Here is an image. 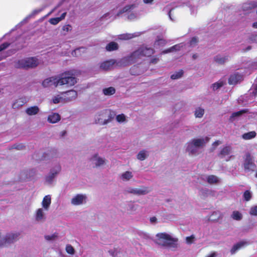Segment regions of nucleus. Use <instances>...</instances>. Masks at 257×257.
<instances>
[{
  "label": "nucleus",
  "instance_id": "obj_1",
  "mask_svg": "<svg viewBox=\"0 0 257 257\" xmlns=\"http://www.w3.org/2000/svg\"><path fill=\"white\" fill-rule=\"evenodd\" d=\"M77 82L76 79L73 77L69 72H65L58 75L53 76L44 79L42 86L45 88L67 84L68 86H73Z\"/></svg>",
  "mask_w": 257,
  "mask_h": 257
},
{
  "label": "nucleus",
  "instance_id": "obj_2",
  "mask_svg": "<svg viewBox=\"0 0 257 257\" xmlns=\"http://www.w3.org/2000/svg\"><path fill=\"white\" fill-rule=\"evenodd\" d=\"M209 140L207 136L192 139L186 143V151L190 156H196L199 154V150L205 147Z\"/></svg>",
  "mask_w": 257,
  "mask_h": 257
},
{
  "label": "nucleus",
  "instance_id": "obj_3",
  "mask_svg": "<svg viewBox=\"0 0 257 257\" xmlns=\"http://www.w3.org/2000/svg\"><path fill=\"white\" fill-rule=\"evenodd\" d=\"M156 242L160 245L172 248L177 247L178 239L170 233H158L156 234Z\"/></svg>",
  "mask_w": 257,
  "mask_h": 257
},
{
  "label": "nucleus",
  "instance_id": "obj_4",
  "mask_svg": "<svg viewBox=\"0 0 257 257\" xmlns=\"http://www.w3.org/2000/svg\"><path fill=\"white\" fill-rule=\"evenodd\" d=\"M154 53L153 49L145 47L139 49L134 52L128 58V63H134L138 62L139 59L143 56H150Z\"/></svg>",
  "mask_w": 257,
  "mask_h": 257
},
{
  "label": "nucleus",
  "instance_id": "obj_5",
  "mask_svg": "<svg viewBox=\"0 0 257 257\" xmlns=\"http://www.w3.org/2000/svg\"><path fill=\"white\" fill-rule=\"evenodd\" d=\"M41 63V60L37 57H32L19 60L16 63V67L20 68H34Z\"/></svg>",
  "mask_w": 257,
  "mask_h": 257
},
{
  "label": "nucleus",
  "instance_id": "obj_6",
  "mask_svg": "<svg viewBox=\"0 0 257 257\" xmlns=\"http://www.w3.org/2000/svg\"><path fill=\"white\" fill-rule=\"evenodd\" d=\"M109 110L103 109L97 111L94 115V122L96 124H106L110 121Z\"/></svg>",
  "mask_w": 257,
  "mask_h": 257
},
{
  "label": "nucleus",
  "instance_id": "obj_7",
  "mask_svg": "<svg viewBox=\"0 0 257 257\" xmlns=\"http://www.w3.org/2000/svg\"><path fill=\"white\" fill-rule=\"evenodd\" d=\"M128 61V58H124L121 60L117 61L113 59L104 61L100 64V68L103 70H108L113 68L116 66H122L125 61Z\"/></svg>",
  "mask_w": 257,
  "mask_h": 257
},
{
  "label": "nucleus",
  "instance_id": "obj_8",
  "mask_svg": "<svg viewBox=\"0 0 257 257\" xmlns=\"http://www.w3.org/2000/svg\"><path fill=\"white\" fill-rule=\"evenodd\" d=\"M19 236L17 232H9L0 238V247H4L8 244L16 241Z\"/></svg>",
  "mask_w": 257,
  "mask_h": 257
},
{
  "label": "nucleus",
  "instance_id": "obj_9",
  "mask_svg": "<svg viewBox=\"0 0 257 257\" xmlns=\"http://www.w3.org/2000/svg\"><path fill=\"white\" fill-rule=\"evenodd\" d=\"M87 197L84 194H77L74 195L70 200L71 204L73 206H80L87 202Z\"/></svg>",
  "mask_w": 257,
  "mask_h": 257
},
{
  "label": "nucleus",
  "instance_id": "obj_10",
  "mask_svg": "<svg viewBox=\"0 0 257 257\" xmlns=\"http://www.w3.org/2000/svg\"><path fill=\"white\" fill-rule=\"evenodd\" d=\"M48 211L42 208L37 209L34 213L35 221L37 223H43L46 219V213Z\"/></svg>",
  "mask_w": 257,
  "mask_h": 257
},
{
  "label": "nucleus",
  "instance_id": "obj_11",
  "mask_svg": "<svg viewBox=\"0 0 257 257\" xmlns=\"http://www.w3.org/2000/svg\"><path fill=\"white\" fill-rule=\"evenodd\" d=\"M127 192L136 195H146L150 192V189L147 187H141L140 188H128Z\"/></svg>",
  "mask_w": 257,
  "mask_h": 257
},
{
  "label": "nucleus",
  "instance_id": "obj_12",
  "mask_svg": "<svg viewBox=\"0 0 257 257\" xmlns=\"http://www.w3.org/2000/svg\"><path fill=\"white\" fill-rule=\"evenodd\" d=\"M232 149L230 146H226L223 147L219 154V156L221 158H223L226 161H229L233 156L230 155L231 153Z\"/></svg>",
  "mask_w": 257,
  "mask_h": 257
},
{
  "label": "nucleus",
  "instance_id": "obj_13",
  "mask_svg": "<svg viewBox=\"0 0 257 257\" xmlns=\"http://www.w3.org/2000/svg\"><path fill=\"white\" fill-rule=\"evenodd\" d=\"M61 167L59 164L55 166L53 168H52L49 174L47 176L46 178V180L47 182L51 183L53 179L56 177V176L61 171Z\"/></svg>",
  "mask_w": 257,
  "mask_h": 257
},
{
  "label": "nucleus",
  "instance_id": "obj_14",
  "mask_svg": "<svg viewBox=\"0 0 257 257\" xmlns=\"http://www.w3.org/2000/svg\"><path fill=\"white\" fill-rule=\"evenodd\" d=\"M243 166L245 170L248 171L253 170L254 168V164L252 158L248 154H246L245 156Z\"/></svg>",
  "mask_w": 257,
  "mask_h": 257
},
{
  "label": "nucleus",
  "instance_id": "obj_15",
  "mask_svg": "<svg viewBox=\"0 0 257 257\" xmlns=\"http://www.w3.org/2000/svg\"><path fill=\"white\" fill-rule=\"evenodd\" d=\"M243 79V75L239 72H235L232 74L229 79L228 83L230 84H236L238 82H240Z\"/></svg>",
  "mask_w": 257,
  "mask_h": 257
},
{
  "label": "nucleus",
  "instance_id": "obj_16",
  "mask_svg": "<svg viewBox=\"0 0 257 257\" xmlns=\"http://www.w3.org/2000/svg\"><path fill=\"white\" fill-rule=\"evenodd\" d=\"M249 243L244 240L240 241L234 245H233L232 248L230 249V253L231 254H235L237 251H238L241 248L248 245Z\"/></svg>",
  "mask_w": 257,
  "mask_h": 257
},
{
  "label": "nucleus",
  "instance_id": "obj_17",
  "mask_svg": "<svg viewBox=\"0 0 257 257\" xmlns=\"http://www.w3.org/2000/svg\"><path fill=\"white\" fill-rule=\"evenodd\" d=\"M52 202V197L50 195H47L45 196L41 202L42 208L44 210L48 211L50 209Z\"/></svg>",
  "mask_w": 257,
  "mask_h": 257
},
{
  "label": "nucleus",
  "instance_id": "obj_18",
  "mask_svg": "<svg viewBox=\"0 0 257 257\" xmlns=\"http://www.w3.org/2000/svg\"><path fill=\"white\" fill-rule=\"evenodd\" d=\"M62 95H64L66 102L73 100L76 98L77 93L75 90H71L62 93Z\"/></svg>",
  "mask_w": 257,
  "mask_h": 257
},
{
  "label": "nucleus",
  "instance_id": "obj_19",
  "mask_svg": "<svg viewBox=\"0 0 257 257\" xmlns=\"http://www.w3.org/2000/svg\"><path fill=\"white\" fill-rule=\"evenodd\" d=\"M10 45V43L6 42L0 45V61L11 55L10 52L5 51Z\"/></svg>",
  "mask_w": 257,
  "mask_h": 257
},
{
  "label": "nucleus",
  "instance_id": "obj_20",
  "mask_svg": "<svg viewBox=\"0 0 257 257\" xmlns=\"http://www.w3.org/2000/svg\"><path fill=\"white\" fill-rule=\"evenodd\" d=\"M90 160L97 167L102 166L105 164V159L99 156L97 154L93 155Z\"/></svg>",
  "mask_w": 257,
  "mask_h": 257
},
{
  "label": "nucleus",
  "instance_id": "obj_21",
  "mask_svg": "<svg viewBox=\"0 0 257 257\" xmlns=\"http://www.w3.org/2000/svg\"><path fill=\"white\" fill-rule=\"evenodd\" d=\"M134 173L132 171H126L122 172L120 175V179L123 181H130L134 178Z\"/></svg>",
  "mask_w": 257,
  "mask_h": 257
},
{
  "label": "nucleus",
  "instance_id": "obj_22",
  "mask_svg": "<svg viewBox=\"0 0 257 257\" xmlns=\"http://www.w3.org/2000/svg\"><path fill=\"white\" fill-rule=\"evenodd\" d=\"M203 179L210 184H215L219 182V179L214 175L205 176Z\"/></svg>",
  "mask_w": 257,
  "mask_h": 257
},
{
  "label": "nucleus",
  "instance_id": "obj_23",
  "mask_svg": "<svg viewBox=\"0 0 257 257\" xmlns=\"http://www.w3.org/2000/svg\"><path fill=\"white\" fill-rule=\"evenodd\" d=\"M35 174V171L34 170H31L29 171H27L26 172H23L21 173V177L22 179L23 180H26L32 177H33Z\"/></svg>",
  "mask_w": 257,
  "mask_h": 257
},
{
  "label": "nucleus",
  "instance_id": "obj_24",
  "mask_svg": "<svg viewBox=\"0 0 257 257\" xmlns=\"http://www.w3.org/2000/svg\"><path fill=\"white\" fill-rule=\"evenodd\" d=\"M60 116L58 113H52L48 116V121L52 123L57 122L60 120Z\"/></svg>",
  "mask_w": 257,
  "mask_h": 257
},
{
  "label": "nucleus",
  "instance_id": "obj_25",
  "mask_svg": "<svg viewBox=\"0 0 257 257\" xmlns=\"http://www.w3.org/2000/svg\"><path fill=\"white\" fill-rule=\"evenodd\" d=\"M149 156V152L146 150H141L137 155V158L140 161H144Z\"/></svg>",
  "mask_w": 257,
  "mask_h": 257
},
{
  "label": "nucleus",
  "instance_id": "obj_26",
  "mask_svg": "<svg viewBox=\"0 0 257 257\" xmlns=\"http://www.w3.org/2000/svg\"><path fill=\"white\" fill-rule=\"evenodd\" d=\"M66 12H64L61 15L60 17L51 18L49 20V23L53 25H57L61 21L64 20L66 16Z\"/></svg>",
  "mask_w": 257,
  "mask_h": 257
},
{
  "label": "nucleus",
  "instance_id": "obj_27",
  "mask_svg": "<svg viewBox=\"0 0 257 257\" xmlns=\"http://www.w3.org/2000/svg\"><path fill=\"white\" fill-rule=\"evenodd\" d=\"M39 111V108L37 106L28 107L26 110V112L29 115H33L37 114Z\"/></svg>",
  "mask_w": 257,
  "mask_h": 257
},
{
  "label": "nucleus",
  "instance_id": "obj_28",
  "mask_svg": "<svg viewBox=\"0 0 257 257\" xmlns=\"http://www.w3.org/2000/svg\"><path fill=\"white\" fill-rule=\"evenodd\" d=\"M256 133L255 131H251L246 133L243 134L241 136L242 139L244 140H248L252 139L255 137Z\"/></svg>",
  "mask_w": 257,
  "mask_h": 257
},
{
  "label": "nucleus",
  "instance_id": "obj_29",
  "mask_svg": "<svg viewBox=\"0 0 257 257\" xmlns=\"http://www.w3.org/2000/svg\"><path fill=\"white\" fill-rule=\"evenodd\" d=\"M52 101L54 104H57L59 103H63L65 102V97L64 95H57L54 96L52 99Z\"/></svg>",
  "mask_w": 257,
  "mask_h": 257
},
{
  "label": "nucleus",
  "instance_id": "obj_30",
  "mask_svg": "<svg viewBox=\"0 0 257 257\" xmlns=\"http://www.w3.org/2000/svg\"><path fill=\"white\" fill-rule=\"evenodd\" d=\"M139 33L134 34H123L119 36V39L121 40H129L135 37L138 36Z\"/></svg>",
  "mask_w": 257,
  "mask_h": 257
},
{
  "label": "nucleus",
  "instance_id": "obj_31",
  "mask_svg": "<svg viewBox=\"0 0 257 257\" xmlns=\"http://www.w3.org/2000/svg\"><path fill=\"white\" fill-rule=\"evenodd\" d=\"M204 109L201 107H198L195 108L194 111V115L196 118H202L204 114Z\"/></svg>",
  "mask_w": 257,
  "mask_h": 257
},
{
  "label": "nucleus",
  "instance_id": "obj_32",
  "mask_svg": "<svg viewBox=\"0 0 257 257\" xmlns=\"http://www.w3.org/2000/svg\"><path fill=\"white\" fill-rule=\"evenodd\" d=\"M183 46V44H180L178 45H176L168 49H166L163 51V54L168 53L174 51L179 50Z\"/></svg>",
  "mask_w": 257,
  "mask_h": 257
},
{
  "label": "nucleus",
  "instance_id": "obj_33",
  "mask_svg": "<svg viewBox=\"0 0 257 257\" xmlns=\"http://www.w3.org/2000/svg\"><path fill=\"white\" fill-rule=\"evenodd\" d=\"M228 60V56H216L214 57V60L215 62L219 64H223L226 61H227Z\"/></svg>",
  "mask_w": 257,
  "mask_h": 257
},
{
  "label": "nucleus",
  "instance_id": "obj_34",
  "mask_svg": "<svg viewBox=\"0 0 257 257\" xmlns=\"http://www.w3.org/2000/svg\"><path fill=\"white\" fill-rule=\"evenodd\" d=\"M117 49L118 44L114 42H111L106 46V49L108 51L116 50Z\"/></svg>",
  "mask_w": 257,
  "mask_h": 257
},
{
  "label": "nucleus",
  "instance_id": "obj_35",
  "mask_svg": "<svg viewBox=\"0 0 257 257\" xmlns=\"http://www.w3.org/2000/svg\"><path fill=\"white\" fill-rule=\"evenodd\" d=\"M102 91L105 95L109 96L113 94L115 92V89L113 87H109L104 88Z\"/></svg>",
  "mask_w": 257,
  "mask_h": 257
},
{
  "label": "nucleus",
  "instance_id": "obj_36",
  "mask_svg": "<svg viewBox=\"0 0 257 257\" xmlns=\"http://www.w3.org/2000/svg\"><path fill=\"white\" fill-rule=\"evenodd\" d=\"M231 216L233 219L238 221L240 220L242 218L241 213L238 211H233Z\"/></svg>",
  "mask_w": 257,
  "mask_h": 257
},
{
  "label": "nucleus",
  "instance_id": "obj_37",
  "mask_svg": "<svg viewBox=\"0 0 257 257\" xmlns=\"http://www.w3.org/2000/svg\"><path fill=\"white\" fill-rule=\"evenodd\" d=\"M65 250L66 252L71 255H73L75 253V250L74 248L69 244H66L65 246Z\"/></svg>",
  "mask_w": 257,
  "mask_h": 257
},
{
  "label": "nucleus",
  "instance_id": "obj_38",
  "mask_svg": "<svg viewBox=\"0 0 257 257\" xmlns=\"http://www.w3.org/2000/svg\"><path fill=\"white\" fill-rule=\"evenodd\" d=\"M246 112V110L243 109V110H240L237 112H233L231 116H230V119L231 120H233V119L241 115L242 114L245 113Z\"/></svg>",
  "mask_w": 257,
  "mask_h": 257
},
{
  "label": "nucleus",
  "instance_id": "obj_39",
  "mask_svg": "<svg viewBox=\"0 0 257 257\" xmlns=\"http://www.w3.org/2000/svg\"><path fill=\"white\" fill-rule=\"evenodd\" d=\"M221 217L219 212H214L210 216L209 219L211 221H217Z\"/></svg>",
  "mask_w": 257,
  "mask_h": 257
},
{
  "label": "nucleus",
  "instance_id": "obj_40",
  "mask_svg": "<svg viewBox=\"0 0 257 257\" xmlns=\"http://www.w3.org/2000/svg\"><path fill=\"white\" fill-rule=\"evenodd\" d=\"M25 102L22 99H19L15 102L13 104V107L14 108H17L24 104Z\"/></svg>",
  "mask_w": 257,
  "mask_h": 257
},
{
  "label": "nucleus",
  "instance_id": "obj_41",
  "mask_svg": "<svg viewBox=\"0 0 257 257\" xmlns=\"http://www.w3.org/2000/svg\"><path fill=\"white\" fill-rule=\"evenodd\" d=\"M84 50V49L83 48L76 49L72 52V55L75 57H78L81 55V52Z\"/></svg>",
  "mask_w": 257,
  "mask_h": 257
},
{
  "label": "nucleus",
  "instance_id": "obj_42",
  "mask_svg": "<svg viewBox=\"0 0 257 257\" xmlns=\"http://www.w3.org/2000/svg\"><path fill=\"white\" fill-rule=\"evenodd\" d=\"M224 85V82L222 81H219L212 85V88L213 90H216L220 88Z\"/></svg>",
  "mask_w": 257,
  "mask_h": 257
},
{
  "label": "nucleus",
  "instance_id": "obj_43",
  "mask_svg": "<svg viewBox=\"0 0 257 257\" xmlns=\"http://www.w3.org/2000/svg\"><path fill=\"white\" fill-rule=\"evenodd\" d=\"M183 71L182 70H180V71H179L178 72H176L174 74H173L171 75V78L172 79H179L182 77V76L183 75Z\"/></svg>",
  "mask_w": 257,
  "mask_h": 257
},
{
  "label": "nucleus",
  "instance_id": "obj_44",
  "mask_svg": "<svg viewBox=\"0 0 257 257\" xmlns=\"http://www.w3.org/2000/svg\"><path fill=\"white\" fill-rule=\"evenodd\" d=\"M117 121L120 123L124 122L126 121V116L123 114H118L116 116Z\"/></svg>",
  "mask_w": 257,
  "mask_h": 257
},
{
  "label": "nucleus",
  "instance_id": "obj_45",
  "mask_svg": "<svg viewBox=\"0 0 257 257\" xmlns=\"http://www.w3.org/2000/svg\"><path fill=\"white\" fill-rule=\"evenodd\" d=\"M166 42L165 40L163 39H159L155 42L154 46L155 47L157 48L160 46H164L166 44Z\"/></svg>",
  "mask_w": 257,
  "mask_h": 257
},
{
  "label": "nucleus",
  "instance_id": "obj_46",
  "mask_svg": "<svg viewBox=\"0 0 257 257\" xmlns=\"http://www.w3.org/2000/svg\"><path fill=\"white\" fill-rule=\"evenodd\" d=\"M249 214L252 216H257V206H253L250 209Z\"/></svg>",
  "mask_w": 257,
  "mask_h": 257
},
{
  "label": "nucleus",
  "instance_id": "obj_47",
  "mask_svg": "<svg viewBox=\"0 0 257 257\" xmlns=\"http://www.w3.org/2000/svg\"><path fill=\"white\" fill-rule=\"evenodd\" d=\"M243 197L246 201H249L251 198V193L250 191L247 190L244 192Z\"/></svg>",
  "mask_w": 257,
  "mask_h": 257
},
{
  "label": "nucleus",
  "instance_id": "obj_48",
  "mask_svg": "<svg viewBox=\"0 0 257 257\" xmlns=\"http://www.w3.org/2000/svg\"><path fill=\"white\" fill-rule=\"evenodd\" d=\"M57 235L56 234H52L49 235H46L45 236V238L46 240L48 241L54 240L57 237Z\"/></svg>",
  "mask_w": 257,
  "mask_h": 257
},
{
  "label": "nucleus",
  "instance_id": "obj_49",
  "mask_svg": "<svg viewBox=\"0 0 257 257\" xmlns=\"http://www.w3.org/2000/svg\"><path fill=\"white\" fill-rule=\"evenodd\" d=\"M194 238V236L193 235L186 237V241L188 244H191L193 242Z\"/></svg>",
  "mask_w": 257,
  "mask_h": 257
},
{
  "label": "nucleus",
  "instance_id": "obj_50",
  "mask_svg": "<svg viewBox=\"0 0 257 257\" xmlns=\"http://www.w3.org/2000/svg\"><path fill=\"white\" fill-rule=\"evenodd\" d=\"M62 29L64 31L68 32L71 30V26L70 25H65L63 27Z\"/></svg>",
  "mask_w": 257,
  "mask_h": 257
},
{
  "label": "nucleus",
  "instance_id": "obj_51",
  "mask_svg": "<svg viewBox=\"0 0 257 257\" xmlns=\"http://www.w3.org/2000/svg\"><path fill=\"white\" fill-rule=\"evenodd\" d=\"M136 18H137L136 14H134V13H131L129 14L128 15V16H127L128 19H129L130 20H133L135 19Z\"/></svg>",
  "mask_w": 257,
  "mask_h": 257
},
{
  "label": "nucleus",
  "instance_id": "obj_52",
  "mask_svg": "<svg viewBox=\"0 0 257 257\" xmlns=\"http://www.w3.org/2000/svg\"><path fill=\"white\" fill-rule=\"evenodd\" d=\"M222 142L220 141H217L212 144L213 149H215L218 146L221 144Z\"/></svg>",
  "mask_w": 257,
  "mask_h": 257
},
{
  "label": "nucleus",
  "instance_id": "obj_53",
  "mask_svg": "<svg viewBox=\"0 0 257 257\" xmlns=\"http://www.w3.org/2000/svg\"><path fill=\"white\" fill-rule=\"evenodd\" d=\"M198 41L197 38H193L190 41V44L191 46H194L197 43Z\"/></svg>",
  "mask_w": 257,
  "mask_h": 257
},
{
  "label": "nucleus",
  "instance_id": "obj_54",
  "mask_svg": "<svg viewBox=\"0 0 257 257\" xmlns=\"http://www.w3.org/2000/svg\"><path fill=\"white\" fill-rule=\"evenodd\" d=\"M15 148L17 150H22L24 148V146L23 144L15 145Z\"/></svg>",
  "mask_w": 257,
  "mask_h": 257
},
{
  "label": "nucleus",
  "instance_id": "obj_55",
  "mask_svg": "<svg viewBox=\"0 0 257 257\" xmlns=\"http://www.w3.org/2000/svg\"><path fill=\"white\" fill-rule=\"evenodd\" d=\"M154 0H143L145 4L151 5L153 4Z\"/></svg>",
  "mask_w": 257,
  "mask_h": 257
},
{
  "label": "nucleus",
  "instance_id": "obj_56",
  "mask_svg": "<svg viewBox=\"0 0 257 257\" xmlns=\"http://www.w3.org/2000/svg\"><path fill=\"white\" fill-rule=\"evenodd\" d=\"M157 218L155 217H153L150 218V222L152 223H155L157 222Z\"/></svg>",
  "mask_w": 257,
  "mask_h": 257
},
{
  "label": "nucleus",
  "instance_id": "obj_57",
  "mask_svg": "<svg viewBox=\"0 0 257 257\" xmlns=\"http://www.w3.org/2000/svg\"><path fill=\"white\" fill-rule=\"evenodd\" d=\"M129 9V7H124V8H123V9L121 11L120 13H124L125 12H126Z\"/></svg>",
  "mask_w": 257,
  "mask_h": 257
},
{
  "label": "nucleus",
  "instance_id": "obj_58",
  "mask_svg": "<svg viewBox=\"0 0 257 257\" xmlns=\"http://www.w3.org/2000/svg\"><path fill=\"white\" fill-rule=\"evenodd\" d=\"M251 7H252V6H251L250 5L245 4L243 6V9H244V10H245V9H248V8L251 9Z\"/></svg>",
  "mask_w": 257,
  "mask_h": 257
},
{
  "label": "nucleus",
  "instance_id": "obj_59",
  "mask_svg": "<svg viewBox=\"0 0 257 257\" xmlns=\"http://www.w3.org/2000/svg\"><path fill=\"white\" fill-rule=\"evenodd\" d=\"M252 93L254 96H257V86L255 87Z\"/></svg>",
  "mask_w": 257,
  "mask_h": 257
},
{
  "label": "nucleus",
  "instance_id": "obj_60",
  "mask_svg": "<svg viewBox=\"0 0 257 257\" xmlns=\"http://www.w3.org/2000/svg\"><path fill=\"white\" fill-rule=\"evenodd\" d=\"M252 27L254 29H257V22H254L252 24Z\"/></svg>",
  "mask_w": 257,
  "mask_h": 257
},
{
  "label": "nucleus",
  "instance_id": "obj_61",
  "mask_svg": "<svg viewBox=\"0 0 257 257\" xmlns=\"http://www.w3.org/2000/svg\"><path fill=\"white\" fill-rule=\"evenodd\" d=\"M158 61V59H157V58H154L151 60V62L152 63H156Z\"/></svg>",
  "mask_w": 257,
  "mask_h": 257
},
{
  "label": "nucleus",
  "instance_id": "obj_62",
  "mask_svg": "<svg viewBox=\"0 0 257 257\" xmlns=\"http://www.w3.org/2000/svg\"><path fill=\"white\" fill-rule=\"evenodd\" d=\"M215 253H212L210 254V255H209L207 257H215Z\"/></svg>",
  "mask_w": 257,
  "mask_h": 257
},
{
  "label": "nucleus",
  "instance_id": "obj_63",
  "mask_svg": "<svg viewBox=\"0 0 257 257\" xmlns=\"http://www.w3.org/2000/svg\"><path fill=\"white\" fill-rule=\"evenodd\" d=\"M171 12H172V11H170L169 12V13L168 15H169V17H170V19L171 20H173V19H172V17H171Z\"/></svg>",
  "mask_w": 257,
  "mask_h": 257
},
{
  "label": "nucleus",
  "instance_id": "obj_64",
  "mask_svg": "<svg viewBox=\"0 0 257 257\" xmlns=\"http://www.w3.org/2000/svg\"><path fill=\"white\" fill-rule=\"evenodd\" d=\"M54 11V10H52V11L50 13V14L52 13Z\"/></svg>",
  "mask_w": 257,
  "mask_h": 257
}]
</instances>
